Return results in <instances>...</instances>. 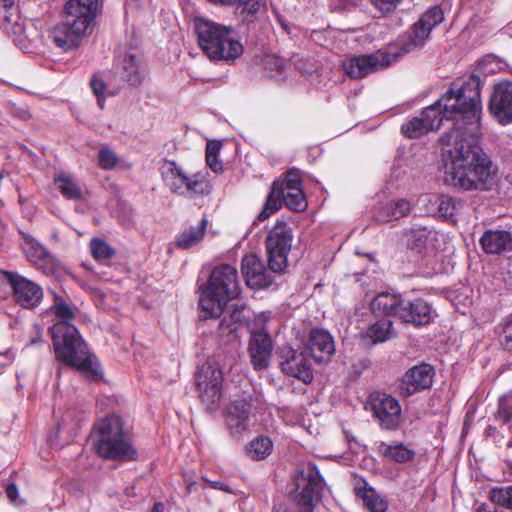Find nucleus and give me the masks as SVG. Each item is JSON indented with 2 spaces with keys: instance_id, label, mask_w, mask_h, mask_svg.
Instances as JSON below:
<instances>
[{
  "instance_id": "f257e3e1",
  "label": "nucleus",
  "mask_w": 512,
  "mask_h": 512,
  "mask_svg": "<svg viewBox=\"0 0 512 512\" xmlns=\"http://www.w3.org/2000/svg\"><path fill=\"white\" fill-rule=\"evenodd\" d=\"M481 98H439L423 109L420 116L405 122L402 134L419 138L452 120L453 126L440 138L443 145V181L463 190L487 191L496 179V168L489 156L477 145L481 136Z\"/></svg>"
},
{
  "instance_id": "f03ea898",
  "label": "nucleus",
  "mask_w": 512,
  "mask_h": 512,
  "mask_svg": "<svg viewBox=\"0 0 512 512\" xmlns=\"http://www.w3.org/2000/svg\"><path fill=\"white\" fill-rule=\"evenodd\" d=\"M51 309L58 319L49 328L56 359L67 366L76 367L90 379H97L100 372L96 358L89 352L78 329L71 324L75 319V308L56 297Z\"/></svg>"
},
{
  "instance_id": "7ed1b4c3",
  "label": "nucleus",
  "mask_w": 512,
  "mask_h": 512,
  "mask_svg": "<svg viewBox=\"0 0 512 512\" xmlns=\"http://www.w3.org/2000/svg\"><path fill=\"white\" fill-rule=\"evenodd\" d=\"M99 8V0H69L63 10L62 22L51 31L53 43L64 51L76 48L92 29Z\"/></svg>"
},
{
  "instance_id": "20e7f679",
  "label": "nucleus",
  "mask_w": 512,
  "mask_h": 512,
  "mask_svg": "<svg viewBox=\"0 0 512 512\" xmlns=\"http://www.w3.org/2000/svg\"><path fill=\"white\" fill-rule=\"evenodd\" d=\"M96 453L106 459L132 461L137 458L123 421L117 415H109L99 420L90 436Z\"/></svg>"
},
{
  "instance_id": "39448f33",
  "label": "nucleus",
  "mask_w": 512,
  "mask_h": 512,
  "mask_svg": "<svg viewBox=\"0 0 512 512\" xmlns=\"http://www.w3.org/2000/svg\"><path fill=\"white\" fill-rule=\"evenodd\" d=\"M371 310L376 315L398 318L405 324L419 327L431 323L435 310L422 298L409 299L401 294L380 293L371 302Z\"/></svg>"
},
{
  "instance_id": "423d86ee",
  "label": "nucleus",
  "mask_w": 512,
  "mask_h": 512,
  "mask_svg": "<svg viewBox=\"0 0 512 512\" xmlns=\"http://www.w3.org/2000/svg\"><path fill=\"white\" fill-rule=\"evenodd\" d=\"M239 292L236 268L228 264L219 265L211 272L207 286L200 296L199 306L206 312V317H218Z\"/></svg>"
},
{
  "instance_id": "0eeeda50",
  "label": "nucleus",
  "mask_w": 512,
  "mask_h": 512,
  "mask_svg": "<svg viewBox=\"0 0 512 512\" xmlns=\"http://www.w3.org/2000/svg\"><path fill=\"white\" fill-rule=\"evenodd\" d=\"M194 24L199 47L209 59L229 62L243 53L242 44L231 36L229 27L203 18H196Z\"/></svg>"
},
{
  "instance_id": "6e6552de",
  "label": "nucleus",
  "mask_w": 512,
  "mask_h": 512,
  "mask_svg": "<svg viewBox=\"0 0 512 512\" xmlns=\"http://www.w3.org/2000/svg\"><path fill=\"white\" fill-rule=\"evenodd\" d=\"M285 204L293 211H304L307 201L302 188L301 173L297 169L286 172L284 179L272 183L270 193L258 214L259 221H265Z\"/></svg>"
},
{
  "instance_id": "1a4fd4ad",
  "label": "nucleus",
  "mask_w": 512,
  "mask_h": 512,
  "mask_svg": "<svg viewBox=\"0 0 512 512\" xmlns=\"http://www.w3.org/2000/svg\"><path fill=\"white\" fill-rule=\"evenodd\" d=\"M401 58L396 46H388L375 53L350 57L343 61L342 67L346 75L352 79H361L371 73L390 67Z\"/></svg>"
},
{
  "instance_id": "9d476101",
  "label": "nucleus",
  "mask_w": 512,
  "mask_h": 512,
  "mask_svg": "<svg viewBox=\"0 0 512 512\" xmlns=\"http://www.w3.org/2000/svg\"><path fill=\"white\" fill-rule=\"evenodd\" d=\"M162 178L171 192L193 197L209 191V184L202 173L187 174L173 161H167L161 168Z\"/></svg>"
},
{
  "instance_id": "9b49d317",
  "label": "nucleus",
  "mask_w": 512,
  "mask_h": 512,
  "mask_svg": "<svg viewBox=\"0 0 512 512\" xmlns=\"http://www.w3.org/2000/svg\"><path fill=\"white\" fill-rule=\"evenodd\" d=\"M292 240V229L283 221H277L268 232L265 244L268 266L272 272L279 273L286 268Z\"/></svg>"
},
{
  "instance_id": "f8f14e48",
  "label": "nucleus",
  "mask_w": 512,
  "mask_h": 512,
  "mask_svg": "<svg viewBox=\"0 0 512 512\" xmlns=\"http://www.w3.org/2000/svg\"><path fill=\"white\" fill-rule=\"evenodd\" d=\"M443 20L444 13L442 9L439 6H433L411 27L406 39L402 40L399 44H390L389 46H396L401 53V57L406 53L419 49L424 46L433 28Z\"/></svg>"
},
{
  "instance_id": "ddd939ff",
  "label": "nucleus",
  "mask_w": 512,
  "mask_h": 512,
  "mask_svg": "<svg viewBox=\"0 0 512 512\" xmlns=\"http://www.w3.org/2000/svg\"><path fill=\"white\" fill-rule=\"evenodd\" d=\"M297 490H300L297 501L309 511L321 500L324 479L314 463H308L295 477Z\"/></svg>"
},
{
  "instance_id": "4468645a",
  "label": "nucleus",
  "mask_w": 512,
  "mask_h": 512,
  "mask_svg": "<svg viewBox=\"0 0 512 512\" xmlns=\"http://www.w3.org/2000/svg\"><path fill=\"white\" fill-rule=\"evenodd\" d=\"M368 405L380 427L395 430L401 422V406L397 399L386 393H372Z\"/></svg>"
},
{
  "instance_id": "2eb2a0df",
  "label": "nucleus",
  "mask_w": 512,
  "mask_h": 512,
  "mask_svg": "<svg viewBox=\"0 0 512 512\" xmlns=\"http://www.w3.org/2000/svg\"><path fill=\"white\" fill-rule=\"evenodd\" d=\"M222 380L223 373L217 365L207 363L201 366L196 373V383L203 403L213 405L220 400Z\"/></svg>"
},
{
  "instance_id": "dca6fc26",
  "label": "nucleus",
  "mask_w": 512,
  "mask_h": 512,
  "mask_svg": "<svg viewBox=\"0 0 512 512\" xmlns=\"http://www.w3.org/2000/svg\"><path fill=\"white\" fill-rule=\"evenodd\" d=\"M435 371L432 365L421 363L409 368L402 376L399 384V393L403 397H409L433 384Z\"/></svg>"
},
{
  "instance_id": "f3484780",
  "label": "nucleus",
  "mask_w": 512,
  "mask_h": 512,
  "mask_svg": "<svg viewBox=\"0 0 512 512\" xmlns=\"http://www.w3.org/2000/svg\"><path fill=\"white\" fill-rule=\"evenodd\" d=\"M6 280L13 288L16 302L24 308L38 306L43 298L42 288L35 282L14 272H4Z\"/></svg>"
},
{
  "instance_id": "a211bd4d",
  "label": "nucleus",
  "mask_w": 512,
  "mask_h": 512,
  "mask_svg": "<svg viewBox=\"0 0 512 512\" xmlns=\"http://www.w3.org/2000/svg\"><path fill=\"white\" fill-rule=\"evenodd\" d=\"M147 65L137 51H127L119 61L117 74L127 86L136 87L143 83L147 76Z\"/></svg>"
},
{
  "instance_id": "6ab92c4d",
  "label": "nucleus",
  "mask_w": 512,
  "mask_h": 512,
  "mask_svg": "<svg viewBox=\"0 0 512 512\" xmlns=\"http://www.w3.org/2000/svg\"><path fill=\"white\" fill-rule=\"evenodd\" d=\"M306 354L305 350L298 352L289 346L283 347L281 367L285 374L308 384L313 380V372Z\"/></svg>"
},
{
  "instance_id": "aec40b11",
  "label": "nucleus",
  "mask_w": 512,
  "mask_h": 512,
  "mask_svg": "<svg viewBox=\"0 0 512 512\" xmlns=\"http://www.w3.org/2000/svg\"><path fill=\"white\" fill-rule=\"evenodd\" d=\"M304 350L317 363L329 361L335 352L334 341L330 333L324 329H312L304 343Z\"/></svg>"
},
{
  "instance_id": "412c9836",
  "label": "nucleus",
  "mask_w": 512,
  "mask_h": 512,
  "mask_svg": "<svg viewBox=\"0 0 512 512\" xmlns=\"http://www.w3.org/2000/svg\"><path fill=\"white\" fill-rule=\"evenodd\" d=\"M241 269L247 285L253 289L266 288L273 282L272 270H268L256 254L246 255L242 259Z\"/></svg>"
},
{
  "instance_id": "4be33fe9",
  "label": "nucleus",
  "mask_w": 512,
  "mask_h": 512,
  "mask_svg": "<svg viewBox=\"0 0 512 512\" xmlns=\"http://www.w3.org/2000/svg\"><path fill=\"white\" fill-rule=\"evenodd\" d=\"M251 397L232 401L226 410V424L233 436H241L248 428Z\"/></svg>"
},
{
  "instance_id": "5701e85b",
  "label": "nucleus",
  "mask_w": 512,
  "mask_h": 512,
  "mask_svg": "<svg viewBox=\"0 0 512 512\" xmlns=\"http://www.w3.org/2000/svg\"><path fill=\"white\" fill-rule=\"evenodd\" d=\"M272 340L264 330L253 331L249 342L251 363L256 370L265 369L272 355Z\"/></svg>"
},
{
  "instance_id": "b1692460",
  "label": "nucleus",
  "mask_w": 512,
  "mask_h": 512,
  "mask_svg": "<svg viewBox=\"0 0 512 512\" xmlns=\"http://www.w3.org/2000/svg\"><path fill=\"white\" fill-rule=\"evenodd\" d=\"M485 80L476 70L456 78L441 96H480Z\"/></svg>"
},
{
  "instance_id": "393cba45",
  "label": "nucleus",
  "mask_w": 512,
  "mask_h": 512,
  "mask_svg": "<svg viewBox=\"0 0 512 512\" xmlns=\"http://www.w3.org/2000/svg\"><path fill=\"white\" fill-rule=\"evenodd\" d=\"M479 242L488 254H501L512 250V235L506 230H486Z\"/></svg>"
},
{
  "instance_id": "a878e982",
  "label": "nucleus",
  "mask_w": 512,
  "mask_h": 512,
  "mask_svg": "<svg viewBox=\"0 0 512 512\" xmlns=\"http://www.w3.org/2000/svg\"><path fill=\"white\" fill-rule=\"evenodd\" d=\"M21 235L23 237V251L31 263L41 269L52 264V257L50 253L38 240L24 232H21Z\"/></svg>"
},
{
  "instance_id": "bb28decb",
  "label": "nucleus",
  "mask_w": 512,
  "mask_h": 512,
  "mask_svg": "<svg viewBox=\"0 0 512 512\" xmlns=\"http://www.w3.org/2000/svg\"><path fill=\"white\" fill-rule=\"evenodd\" d=\"M403 236L410 250L422 253L435 239L436 233L427 226L413 225L404 231Z\"/></svg>"
},
{
  "instance_id": "cd10ccee",
  "label": "nucleus",
  "mask_w": 512,
  "mask_h": 512,
  "mask_svg": "<svg viewBox=\"0 0 512 512\" xmlns=\"http://www.w3.org/2000/svg\"><path fill=\"white\" fill-rule=\"evenodd\" d=\"M412 205L406 199H396L379 207L374 217L377 221L386 223L405 217L411 211Z\"/></svg>"
},
{
  "instance_id": "c85d7f7f",
  "label": "nucleus",
  "mask_w": 512,
  "mask_h": 512,
  "mask_svg": "<svg viewBox=\"0 0 512 512\" xmlns=\"http://www.w3.org/2000/svg\"><path fill=\"white\" fill-rule=\"evenodd\" d=\"M208 221L203 217L198 226H190L176 237L175 244L178 248L187 250L199 244L204 238Z\"/></svg>"
},
{
  "instance_id": "c756f323",
  "label": "nucleus",
  "mask_w": 512,
  "mask_h": 512,
  "mask_svg": "<svg viewBox=\"0 0 512 512\" xmlns=\"http://www.w3.org/2000/svg\"><path fill=\"white\" fill-rule=\"evenodd\" d=\"M378 452L386 458L393 460L397 463H405L412 460L415 456V452L405 446L403 443L388 444L381 442L378 445Z\"/></svg>"
},
{
  "instance_id": "7c9ffc66",
  "label": "nucleus",
  "mask_w": 512,
  "mask_h": 512,
  "mask_svg": "<svg viewBox=\"0 0 512 512\" xmlns=\"http://www.w3.org/2000/svg\"><path fill=\"white\" fill-rule=\"evenodd\" d=\"M240 313L234 312L229 318H223L218 326V338L222 344H229L236 342L238 339V328Z\"/></svg>"
},
{
  "instance_id": "2f4dec72",
  "label": "nucleus",
  "mask_w": 512,
  "mask_h": 512,
  "mask_svg": "<svg viewBox=\"0 0 512 512\" xmlns=\"http://www.w3.org/2000/svg\"><path fill=\"white\" fill-rule=\"evenodd\" d=\"M489 110L501 125L512 123V98H490Z\"/></svg>"
},
{
  "instance_id": "473e14b6",
  "label": "nucleus",
  "mask_w": 512,
  "mask_h": 512,
  "mask_svg": "<svg viewBox=\"0 0 512 512\" xmlns=\"http://www.w3.org/2000/svg\"><path fill=\"white\" fill-rule=\"evenodd\" d=\"M437 206V214L445 219L452 218L463 207V203L448 195H437L430 199Z\"/></svg>"
},
{
  "instance_id": "72a5a7b5",
  "label": "nucleus",
  "mask_w": 512,
  "mask_h": 512,
  "mask_svg": "<svg viewBox=\"0 0 512 512\" xmlns=\"http://www.w3.org/2000/svg\"><path fill=\"white\" fill-rule=\"evenodd\" d=\"M366 335L373 343L385 342L395 335L393 323L389 319H381L369 326Z\"/></svg>"
},
{
  "instance_id": "f704fd0d",
  "label": "nucleus",
  "mask_w": 512,
  "mask_h": 512,
  "mask_svg": "<svg viewBox=\"0 0 512 512\" xmlns=\"http://www.w3.org/2000/svg\"><path fill=\"white\" fill-rule=\"evenodd\" d=\"M54 182L57 189L64 197L73 200H78L81 198V188L75 179L70 175L61 173L55 178Z\"/></svg>"
},
{
  "instance_id": "c9c22d12",
  "label": "nucleus",
  "mask_w": 512,
  "mask_h": 512,
  "mask_svg": "<svg viewBox=\"0 0 512 512\" xmlns=\"http://www.w3.org/2000/svg\"><path fill=\"white\" fill-rule=\"evenodd\" d=\"M272 448L273 443L268 437L259 436L248 444L246 452L251 459L259 461L269 456Z\"/></svg>"
},
{
  "instance_id": "e433bc0d",
  "label": "nucleus",
  "mask_w": 512,
  "mask_h": 512,
  "mask_svg": "<svg viewBox=\"0 0 512 512\" xmlns=\"http://www.w3.org/2000/svg\"><path fill=\"white\" fill-rule=\"evenodd\" d=\"M361 498L365 507L370 512H385L388 508V502L373 488L364 489L361 493Z\"/></svg>"
},
{
  "instance_id": "4c0bfd02",
  "label": "nucleus",
  "mask_w": 512,
  "mask_h": 512,
  "mask_svg": "<svg viewBox=\"0 0 512 512\" xmlns=\"http://www.w3.org/2000/svg\"><path fill=\"white\" fill-rule=\"evenodd\" d=\"M89 246L93 258L98 261L109 259L116 254L113 247H111L106 241L99 238H93L90 241Z\"/></svg>"
},
{
  "instance_id": "58836bf2",
  "label": "nucleus",
  "mask_w": 512,
  "mask_h": 512,
  "mask_svg": "<svg viewBox=\"0 0 512 512\" xmlns=\"http://www.w3.org/2000/svg\"><path fill=\"white\" fill-rule=\"evenodd\" d=\"M489 498L495 504L512 509V485L492 488Z\"/></svg>"
},
{
  "instance_id": "ea45409f",
  "label": "nucleus",
  "mask_w": 512,
  "mask_h": 512,
  "mask_svg": "<svg viewBox=\"0 0 512 512\" xmlns=\"http://www.w3.org/2000/svg\"><path fill=\"white\" fill-rule=\"evenodd\" d=\"M500 69V63L496 56L494 55H486L479 62L478 66L475 69L476 72L481 75H487L489 73H495Z\"/></svg>"
},
{
  "instance_id": "a19ab883",
  "label": "nucleus",
  "mask_w": 512,
  "mask_h": 512,
  "mask_svg": "<svg viewBox=\"0 0 512 512\" xmlns=\"http://www.w3.org/2000/svg\"><path fill=\"white\" fill-rule=\"evenodd\" d=\"M264 67L271 73V76L281 75L286 69L284 60L276 55L266 56L264 59Z\"/></svg>"
},
{
  "instance_id": "79ce46f5",
  "label": "nucleus",
  "mask_w": 512,
  "mask_h": 512,
  "mask_svg": "<svg viewBox=\"0 0 512 512\" xmlns=\"http://www.w3.org/2000/svg\"><path fill=\"white\" fill-rule=\"evenodd\" d=\"M118 163L116 154L109 148H101L98 154V165L104 170L113 169Z\"/></svg>"
},
{
  "instance_id": "37998d69",
  "label": "nucleus",
  "mask_w": 512,
  "mask_h": 512,
  "mask_svg": "<svg viewBox=\"0 0 512 512\" xmlns=\"http://www.w3.org/2000/svg\"><path fill=\"white\" fill-rule=\"evenodd\" d=\"M495 417L502 425H506L512 421V405L505 397L499 399L498 410Z\"/></svg>"
},
{
  "instance_id": "c03bdc74",
  "label": "nucleus",
  "mask_w": 512,
  "mask_h": 512,
  "mask_svg": "<svg viewBox=\"0 0 512 512\" xmlns=\"http://www.w3.org/2000/svg\"><path fill=\"white\" fill-rule=\"evenodd\" d=\"M500 342L504 349L512 352V314L502 323Z\"/></svg>"
},
{
  "instance_id": "a18cd8bd",
  "label": "nucleus",
  "mask_w": 512,
  "mask_h": 512,
  "mask_svg": "<svg viewBox=\"0 0 512 512\" xmlns=\"http://www.w3.org/2000/svg\"><path fill=\"white\" fill-rule=\"evenodd\" d=\"M402 0H370L371 4L382 13H390Z\"/></svg>"
},
{
  "instance_id": "49530a36",
  "label": "nucleus",
  "mask_w": 512,
  "mask_h": 512,
  "mask_svg": "<svg viewBox=\"0 0 512 512\" xmlns=\"http://www.w3.org/2000/svg\"><path fill=\"white\" fill-rule=\"evenodd\" d=\"M491 96H512V81L501 80L494 83Z\"/></svg>"
},
{
  "instance_id": "de8ad7c7",
  "label": "nucleus",
  "mask_w": 512,
  "mask_h": 512,
  "mask_svg": "<svg viewBox=\"0 0 512 512\" xmlns=\"http://www.w3.org/2000/svg\"><path fill=\"white\" fill-rule=\"evenodd\" d=\"M237 4H243L242 13H246L247 16L254 15L260 9L261 5L259 0H242L237 2ZM234 5H236V3Z\"/></svg>"
},
{
  "instance_id": "09e8293b",
  "label": "nucleus",
  "mask_w": 512,
  "mask_h": 512,
  "mask_svg": "<svg viewBox=\"0 0 512 512\" xmlns=\"http://www.w3.org/2000/svg\"><path fill=\"white\" fill-rule=\"evenodd\" d=\"M90 85L95 96H103L106 85L101 78L93 76L90 80Z\"/></svg>"
},
{
  "instance_id": "8fccbe9b",
  "label": "nucleus",
  "mask_w": 512,
  "mask_h": 512,
  "mask_svg": "<svg viewBox=\"0 0 512 512\" xmlns=\"http://www.w3.org/2000/svg\"><path fill=\"white\" fill-rule=\"evenodd\" d=\"M29 345L33 346L42 342V330L38 324H34L30 331Z\"/></svg>"
},
{
  "instance_id": "3c124183",
  "label": "nucleus",
  "mask_w": 512,
  "mask_h": 512,
  "mask_svg": "<svg viewBox=\"0 0 512 512\" xmlns=\"http://www.w3.org/2000/svg\"><path fill=\"white\" fill-rule=\"evenodd\" d=\"M221 142L220 141H209L206 144V156H218V153L221 149Z\"/></svg>"
},
{
  "instance_id": "603ef678",
  "label": "nucleus",
  "mask_w": 512,
  "mask_h": 512,
  "mask_svg": "<svg viewBox=\"0 0 512 512\" xmlns=\"http://www.w3.org/2000/svg\"><path fill=\"white\" fill-rule=\"evenodd\" d=\"M11 113L22 120H28L30 118L29 111L24 107H17L15 104L11 105Z\"/></svg>"
},
{
  "instance_id": "864d4df0",
  "label": "nucleus",
  "mask_w": 512,
  "mask_h": 512,
  "mask_svg": "<svg viewBox=\"0 0 512 512\" xmlns=\"http://www.w3.org/2000/svg\"><path fill=\"white\" fill-rule=\"evenodd\" d=\"M206 163L216 173L223 169L222 163L218 160L217 156H206Z\"/></svg>"
},
{
  "instance_id": "5fc2aeb1",
  "label": "nucleus",
  "mask_w": 512,
  "mask_h": 512,
  "mask_svg": "<svg viewBox=\"0 0 512 512\" xmlns=\"http://www.w3.org/2000/svg\"><path fill=\"white\" fill-rule=\"evenodd\" d=\"M204 481L213 489L221 490L225 492H230V488L228 485H226L224 482L221 481H211L208 479H204Z\"/></svg>"
},
{
  "instance_id": "6e6d98bb",
  "label": "nucleus",
  "mask_w": 512,
  "mask_h": 512,
  "mask_svg": "<svg viewBox=\"0 0 512 512\" xmlns=\"http://www.w3.org/2000/svg\"><path fill=\"white\" fill-rule=\"evenodd\" d=\"M6 494L11 501H15L18 497L17 486L13 483L9 484L6 488Z\"/></svg>"
},
{
  "instance_id": "4d7b16f0",
  "label": "nucleus",
  "mask_w": 512,
  "mask_h": 512,
  "mask_svg": "<svg viewBox=\"0 0 512 512\" xmlns=\"http://www.w3.org/2000/svg\"><path fill=\"white\" fill-rule=\"evenodd\" d=\"M12 361V357L6 353H0V374L3 372L5 366Z\"/></svg>"
},
{
  "instance_id": "13d9d810",
  "label": "nucleus",
  "mask_w": 512,
  "mask_h": 512,
  "mask_svg": "<svg viewBox=\"0 0 512 512\" xmlns=\"http://www.w3.org/2000/svg\"><path fill=\"white\" fill-rule=\"evenodd\" d=\"M294 65L301 73H309L311 71V68L308 67L302 59H296L294 61Z\"/></svg>"
},
{
  "instance_id": "bf43d9fd",
  "label": "nucleus",
  "mask_w": 512,
  "mask_h": 512,
  "mask_svg": "<svg viewBox=\"0 0 512 512\" xmlns=\"http://www.w3.org/2000/svg\"><path fill=\"white\" fill-rule=\"evenodd\" d=\"M476 512H497V511L495 508L492 510L488 504L483 503L477 507Z\"/></svg>"
},
{
  "instance_id": "052dcab7",
  "label": "nucleus",
  "mask_w": 512,
  "mask_h": 512,
  "mask_svg": "<svg viewBox=\"0 0 512 512\" xmlns=\"http://www.w3.org/2000/svg\"><path fill=\"white\" fill-rule=\"evenodd\" d=\"M164 505L161 502H156L151 510V512H163Z\"/></svg>"
},
{
  "instance_id": "680f3d73",
  "label": "nucleus",
  "mask_w": 512,
  "mask_h": 512,
  "mask_svg": "<svg viewBox=\"0 0 512 512\" xmlns=\"http://www.w3.org/2000/svg\"><path fill=\"white\" fill-rule=\"evenodd\" d=\"M70 417V414H67L66 417L63 419V422L59 424V429H65L66 428V420Z\"/></svg>"
},
{
  "instance_id": "e2e57ef3",
  "label": "nucleus",
  "mask_w": 512,
  "mask_h": 512,
  "mask_svg": "<svg viewBox=\"0 0 512 512\" xmlns=\"http://www.w3.org/2000/svg\"><path fill=\"white\" fill-rule=\"evenodd\" d=\"M98 106L103 109L104 108V98H98Z\"/></svg>"
},
{
  "instance_id": "0e129e2a",
  "label": "nucleus",
  "mask_w": 512,
  "mask_h": 512,
  "mask_svg": "<svg viewBox=\"0 0 512 512\" xmlns=\"http://www.w3.org/2000/svg\"><path fill=\"white\" fill-rule=\"evenodd\" d=\"M3 2L5 3V6H11L14 0H3Z\"/></svg>"
},
{
  "instance_id": "69168bd1",
  "label": "nucleus",
  "mask_w": 512,
  "mask_h": 512,
  "mask_svg": "<svg viewBox=\"0 0 512 512\" xmlns=\"http://www.w3.org/2000/svg\"><path fill=\"white\" fill-rule=\"evenodd\" d=\"M192 485H193L192 483H190V484H188V485H187V491H188L189 493L191 492V487H192Z\"/></svg>"
}]
</instances>
